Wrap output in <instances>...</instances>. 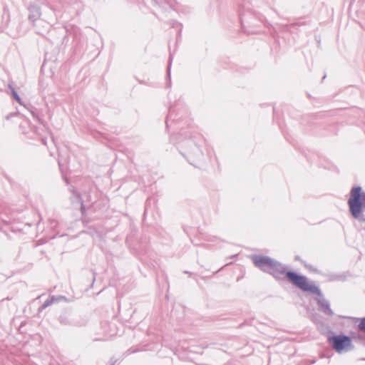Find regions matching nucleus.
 Instances as JSON below:
<instances>
[{"label":"nucleus","instance_id":"obj_1","mask_svg":"<svg viewBox=\"0 0 365 365\" xmlns=\"http://www.w3.org/2000/svg\"><path fill=\"white\" fill-rule=\"evenodd\" d=\"M252 262L255 267L262 272L271 274L276 279H281L282 276H286L287 279L295 287L299 288V283L296 279L307 278L296 272L287 270V267L280 262L272 259L268 256L253 255Z\"/></svg>","mask_w":365,"mask_h":365},{"label":"nucleus","instance_id":"obj_2","mask_svg":"<svg viewBox=\"0 0 365 365\" xmlns=\"http://www.w3.org/2000/svg\"><path fill=\"white\" fill-rule=\"evenodd\" d=\"M347 204L351 217L359 222L365 223V191L361 186L351 189Z\"/></svg>","mask_w":365,"mask_h":365},{"label":"nucleus","instance_id":"obj_3","mask_svg":"<svg viewBox=\"0 0 365 365\" xmlns=\"http://www.w3.org/2000/svg\"><path fill=\"white\" fill-rule=\"evenodd\" d=\"M296 281L299 283V289L303 292H307L317 295L318 297L316 299V301L319 311L329 317L334 315V312L330 307L329 301L324 297L319 287L314 283H309L308 279L298 278L296 279Z\"/></svg>","mask_w":365,"mask_h":365},{"label":"nucleus","instance_id":"obj_4","mask_svg":"<svg viewBox=\"0 0 365 365\" xmlns=\"http://www.w3.org/2000/svg\"><path fill=\"white\" fill-rule=\"evenodd\" d=\"M29 20L33 24L37 34H43L48 30L51 19L47 15L44 16V19H41V9L36 4H31L29 7Z\"/></svg>","mask_w":365,"mask_h":365},{"label":"nucleus","instance_id":"obj_5","mask_svg":"<svg viewBox=\"0 0 365 365\" xmlns=\"http://www.w3.org/2000/svg\"><path fill=\"white\" fill-rule=\"evenodd\" d=\"M328 340L333 349L338 353H341L343 351H348L351 349V339L346 335H334L329 336Z\"/></svg>","mask_w":365,"mask_h":365},{"label":"nucleus","instance_id":"obj_6","mask_svg":"<svg viewBox=\"0 0 365 365\" xmlns=\"http://www.w3.org/2000/svg\"><path fill=\"white\" fill-rule=\"evenodd\" d=\"M184 145H187L190 149L184 151L180 150V152L182 155L187 158L190 164H192V161L200 160L202 158V151L192 140H186Z\"/></svg>","mask_w":365,"mask_h":365},{"label":"nucleus","instance_id":"obj_7","mask_svg":"<svg viewBox=\"0 0 365 365\" xmlns=\"http://www.w3.org/2000/svg\"><path fill=\"white\" fill-rule=\"evenodd\" d=\"M58 321L62 325L76 327H81L87 324V320L85 318L73 313H65L60 315Z\"/></svg>","mask_w":365,"mask_h":365},{"label":"nucleus","instance_id":"obj_8","mask_svg":"<svg viewBox=\"0 0 365 365\" xmlns=\"http://www.w3.org/2000/svg\"><path fill=\"white\" fill-rule=\"evenodd\" d=\"M9 89L11 91V96L19 103L22 104L21 98L19 96L18 93L16 91L15 88L12 86L11 84H9Z\"/></svg>","mask_w":365,"mask_h":365},{"label":"nucleus","instance_id":"obj_9","mask_svg":"<svg viewBox=\"0 0 365 365\" xmlns=\"http://www.w3.org/2000/svg\"><path fill=\"white\" fill-rule=\"evenodd\" d=\"M53 299H54V295H52V296H50L49 299H46L43 304H42V306L41 307L38 308V312H42L43 309H45L46 308H47L48 307H49L50 305L54 304L53 303Z\"/></svg>","mask_w":365,"mask_h":365},{"label":"nucleus","instance_id":"obj_10","mask_svg":"<svg viewBox=\"0 0 365 365\" xmlns=\"http://www.w3.org/2000/svg\"><path fill=\"white\" fill-rule=\"evenodd\" d=\"M345 278V275L340 274H332L329 275L330 281H344Z\"/></svg>","mask_w":365,"mask_h":365},{"label":"nucleus","instance_id":"obj_11","mask_svg":"<svg viewBox=\"0 0 365 365\" xmlns=\"http://www.w3.org/2000/svg\"><path fill=\"white\" fill-rule=\"evenodd\" d=\"M359 330L365 332V317L361 319L359 324H358Z\"/></svg>","mask_w":365,"mask_h":365},{"label":"nucleus","instance_id":"obj_12","mask_svg":"<svg viewBox=\"0 0 365 365\" xmlns=\"http://www.w3.org/2000/svg\"><path fill=\"white\" fill-rule=\"evenodd\" d=\"M54 299H53V303H58V302H60L61 301H66V302L68 301L66 297H64V296H62V295L54 296Z\"/></svg>","mask_w":365,"mask_h":365},{"label":"nucleus","instance_id":"obj_13","mask_svg":"<svg viewBox=\"0 0 365 365\" xmlns=\"http://www.w3.org/2000/svg\"><path fill=\"white\" fill-rule=\"evenodd\" d=\"M76 197H77L78 200L79 201V202H80V204H81V212H82V213H84V212H85V207H84V206H83V200H82V199H81V197L80 195H79V194H76Z\"/></svg>","mask_w":365,"mask_h":365},{"label":"nucleus","instance_id":"obj_14","mask_svg":"<svg viewBox=\"0 0 365 365\" xmlns=\"http://www.w3.org/2000/svg\"><path fill=\"white\" fill-rule=\"evenodd\" d=\"M171 63H172V56H170V57H169V63H168V76L169 78H170Z\"/></svg>","mask_w":365,"mask_h":365},{"label":"nucleus","instance_id":"obj_15","mask_svg":"<svg viewBox=\"0 0 365 365\" xmlns=\"http://www.w3.org/2000/svg\"><path fill=\"white\" fill-rule=\"evenodd\" d=\"M305 267L307 268H308L309 270H312V271H313L314 272H318V269L317 268L314 267L312 265H310V264L307 265L306 264Z\"/></svg>","mask_w":365,"mask_h":365},{"label":"nucleus","instance_id":"obj_16","mask_svg":"<svg viewBox=\"0 0 365 365\" xmlns=\"http://www.w3.org/2000/svg\"><path fill=\"white\" fill-rule=\"evenodd\" d=\"M16 115L15 113H10L6 116V120H10L13 116Z\"/></svg>","mask_w":365,"mask_h":365},{"label":"nucleus","instance_id":"obj_17","mask_svg":"<svg viewBox=\"0 0 365 365\" xmlns=\"http://www.w3.org/2000/svg\"><path fill=\"white\" fill-rule=\"evenodd\" d=\"M49 14H53V11L51 9H48Z\"/></svg>","mask_w":365,"mask_h":365},{"label":"nucleus","instance_id":"obj_18","mask_svg":"<svg viewBox=\"0 0 365 365\" xmlns=\"http://www.w3.org/2000/svg\"><path fill=\"white\" fill-rule=\"evenodd\" d=\"M114 360H116V359H115V358H113V357L110 359V364H111L112 363H113V361H114Z\"/></svg>","mask_w":365,"mask_h":365},{"label":"nucleus","instance_id":"obj_19","mask_svg":"<svg viewBox=\"0 0 365 365\" xmlns=\"http://www.w3.org/2000/svg\"><path fill=\"white\" fill-rule=\"evenodd\" d=\"M58 165H59L60 169H61L62 165H61V163L60 160L58 161Z\"/></svg>","mask_w":365,"mask_h":365},{"label":"nucleus","instance_id":"obj_20","mask_svg":"<svg viewBox=\"0 0 365 365\" xmlns=\"http://www.w3.org/2000/svg\"><path fill=\"white\" fill-rule=\"evenodd\" d=\"M43 24H39V26H39V28H41V29H43Z\"/></svg>","mask_w":365,"mask_h":365},{"label":"nucleus","instance_id":"obj_21","mask_svg":"<svg viewBox=\"0 0 365 365\" xmlns=\"http://www.w3.org/2000/svg\"><path fill=\"white\" fill-rule=\"evenodd\" d=\"M299 259H300V258H299V256H296V257H295V260H299Z\"/></svg>","mask_w":365,"mask_h":365},{"label":"nucleus","instance_id":"obj_22","mask_svg":"<svg viewBox=\"0 0 365 365\" xmlns=\"http://www.w3.org/2000/svg\"><path fill=\"white\" fill-rule=\"evenodd\" d=\"M115 363H116V360H114V361H113V363H112V364H110V365H115Z\"/></svg>","mask_w":365,"mask_h":365}]
</instances>
